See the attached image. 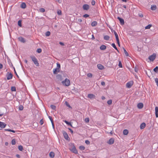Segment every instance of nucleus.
<instances>
[{
	"mask_svg": "<svg viewBox=\"0 0 158 158\" xmlns=\"http://www.w3.org/2000/svg\"><path fill=\"white\" fill-rule=\"evenodd\" d=\"M114 139L113 138H111L107 141V143L110 144H112L114 143Z\"/></svg>",
	"mask_w": 158,
	"mask_h": 158,
	"instance_id": "nucleus-6",
	"label": "nucleus"
},
{
	"mask_svg": "<svg viewBox=\"0 0 158 158\" xmlns=\"http://www.w3.org/2000/svg\"><path fill=\"white\" fill-rule=\"evenodd\" d=\"M154 71L156 72L157 73L158 72V67L156 66L153 69Z\"/></svg>",
	"mask_w": 158,
	"mask_h": 158,
	"instance_id": "nucleus-40",
	"label": "nucleus"
},
{
	"mask_svg": "<svg viewBox=\"0 0 158 158\" xmlns=\"http://www.w3.org/2000/svg\"><path fill=\"white\" fill-rule=\"evenodd\" d=\"M21 22L22 21L21 20H19L18 22V25L20 27H21L22 26Z\"/></svg>",
	"mask_w": 158,
	"mask_h": 158,
	"instance_id": "nucleus-33",
	"label": "nucleus"
},
{
	"mask_svg": "<svg viewBox=\"0 0 158 158\" xmlns=\"http://www.w3.org/2000/svg\"><path fill=\"white\" fill-rule=\"evenodd\" d=\"M101 84L103 86H104L105 85V83L104 81H102L101 83Z\"/></svg>",
	"mask_w": 158,
	"mask_h": 158,
	"instance_id": "nucleus-59",
	"label": "nucleus"
},
{
	"mask_svg": "<svg viewBox=\"0 0 158 158\" xmlns=\"http://www.w3.org/2000/svg\"><path fill=\"white\" fill-rule=\"evenodd\" d=\"M65 104L66 105V106H67L69 108H72V107L70 106V105L69 104V103L67 101H66L65 102Z\"/></svg>",
	"mask_w": 158,
	"mask_h": 158,
	"instance_id": "nucleus-36",
	"label": "nucleus"
},
{
	"mask_svg": "<svg viewBox=\"0 0 158 158\" xmlns=\"http://www.w3.org/2000/svg\"><path fill=\"white\" fill-rule=\"evenodd\" d=\"M156 5H152L151 9L152 10H154L156 9Z\"/></svg>",
	"mask_w": 158,
	"mask_h": 158,
	"instance_id": "nucleus-25",
	"label": "nucleus"
},
{
	"mask_svg": "<svg viewBox=\"0 0 158 158\" xmlns=\"http://www.w3.org/2000/svg\"><path fill=\"white\" fill-rule=\"evenodd\" d=\"M113 32L114 34L116 41H118L119 40L118 36V34H117L116 32L114 30L113 31Z\"/></svg>",
	"mask_w": 158,
	"mask_h": 158,
	"instance_id": "nucleus-18",
	"label": "nucleus"
},
{
	"mask_svg": "<svg viewBox=\"0 0 158 158\" xmlns=\"http://www.w3.org/2000/svg\"><path fill=\"white\" fill-rule=\"evenodd\" d=\"M48 118H49V119H50V120L51 122V123L53 122V120L52 119V117L51 116H49Z\"/></svg>",
	"mask_w": 158,
	"mask_h": 158,
	"instance_id": "nucleus-52",
	"label": "nucleus"
},
{
	"mask_svg": "<svg viewBox=\"0 0 158 158\" xmlns=\"http://www.w3.org/2000/svg\"><path fill=\"white\" fill-rule=\"evenodd\" d=\"M6 124L5 123L0 121V127L3 128L6 126Z\"/></svg>",
	"mask_w": 158,
	"mask_h": 158,
	"instance_id": "nucleus-10",
	"label": "nucleus"
},
{
	"mask_svg": "<svg viewBox=\"0 0 158 158\" xmlns=\"http://www.w3.org/2000/svg\"><path fill=\"white\" fill-rule=\"evenodd\" d=\"M143 104L142 103H139L137 105V107L139 109H142L143 107Z\"/></svg>",
	"mask_w": 158,
	"mask_h": 158,
	"instance_id": "nucleus-15",
	"label": "nucleus"
},
{
	"mask_svg": "<svg viewBox=\"0 0 158 158\" xmlns=\"http://www.w3.org/2000/svg\"><path fill=\"white\" fill-rule=\"evenodd\" d=\"M155 82L156 83V85H157V86L158 87V78H156L155 79Z\"/></svg>",
	"mask_w": 158,
	"mask_h": 158,
	"instance_id": "nucleus-49",
	"label": "nucleus"
},
{
	"mask_svg": "<svg viewBox=\"0 0 158 158\" xmlns=\"http://www.w3.org/2000/svg\"><path fill=\"white\" fill-rule=\"evenodd\" d=\"M50 107H51V108L53 110H56V107L55 106L53 105H51L50 106Z\"/></svg>",
	"mask_w": 158,
	"mask_h": 158,
	"instance_id": "nucleus-35",
	"label": "nucleus"
},
{
	"mask_svg": "<svg viewBox=\"0 0 158 158\" xmlns=\"http://www.w3.org/2000/svg\"><path fill=\"white\" fill-rule=\"evenodd\" d=\"M106 46L104 45H102L100 46V49L101 50H104L105 49H106Z\"/></svg>",
	"mask_w": 158,
	"mask_h": 158,
	"instance_id": "nucleus-22",
	"label": "nucleus"
},
{
	"mask_svg": "<svg viewBox=\"0 0 158 158\" xmlns=\"http://www.w3.org/2000/svg\"><path fill=\"white\" fill-rule=\"evenodd\" d=\"M91 4L92 5H94L95 4V1L94 0H92L91 2Z\"/></svg>",
	"mask_w": 158,
	"mask_h": 158,
	"instance_id": "nucleus-54",
	"label": "nucleus"
},
{
	"mask_svg": "<svg viewBox=\"0 0 158 158\" xmlns=\"http://www.w3.org/2000/svg\"><path fill=\"white\" fill-rule=\"evenodd\" d=\"M42 51V50L41 48H38L37 49L36 52L38 53H40Z\"/></svg>",
	"mask_w": 158,
	"mask_h": 158,
	"instance_id": "nucleus-48",
	"label": "nucleus"
},
{
	"mask_svg": "<svg viewBox=\"0 0 158 158\" xmlns=\"http://www.w3.org/2000/svg\"><path fill=\"white\" fill-rule=\"evenodd\" d=\"M13 75L11 73H10L7 75V79L8 80H10L12 78Z\"/></svg>",
	"mask_w": 158,
	"mask_h": 158,
	"instance_id": "nucleus-17",
	"label": "nucleus"
},
{
	"mask_svg": "<svg viewBox=\"0 0 158 158\" xmlns=\"http://www.w3.org/2000/svg\"><path fill=\"white\" fill-rule=\"evenodd\" d=\"M64 122L67 124L68 125H69L70 126H71L72 127H73V126H72V125L71 124V123L69 122H68V121H67L66 120H65L64 121Z\"/></svg>",
	"mask_w": 158,
	"mask_h": 158,
	"instance_id": "nucleus-29",
	"label": "nucleus"
},
{
	"mask_svg": "<svg viewBox=\"0 0 158 158\" xmlns=\"http://www.w3.org/2000/svg\"><path fill=\"white\" fill-rule=\"evenodd\" d=\"M26 5L25 3L22 2L20 6V7L23 9H25L26 8Z\"/></svg>",
	"mask_w": 158,
	"mask_h": 158,
	"instance_id": "nucleus-20",
	"label": "nucleus"
},
{
	"mask_svg": "<svg viewBox=\"0 0 158 158\" xmlns=\"http://www.w3.org/2000/svg\"><path fill=\"white\" fill-rule=\"evenodd\" d=\"M87 76L89 77H92V74L91 73H89L87 74Z\"/></svg>",
	"mask_w": 158,
	"mask_h": 158,
	"instance_id": "nucleus-46",
	"label": "nucleus"
},
{
	"mask_svg": "<svg viewBox=\"0 0 158 158\" xmlns=\"http://www.w3.org/2000/svg\"><path fill=\"white\" fill-rule=\"evenodd\" d=\"M56 79L59 81H61L62 80V76L61 75L57 74L56 76Z\"/></svg>",
	"mask_w": 158,
	"mask_h": 158,
	"instance_id": "nucleus-11",
	"label": "nucleus"
},
{
	"mask_svg": "<svg viewBox=\"0 0 158 158\" xmlns=\"http://www.w3.org/2000/svg\"><path fill=\"white\" fill-rule=\"evenodd\" d=\"M40 125H42L43 124V123H44V121H43V119H41L40 120Z\"/></svg>",
	"mask_w": 158,
	"mask_h": 158,
	"instance_id": "nucleus-51",
	"label": "nucleus"
},
{
	"mask_svg": "<svg viewBox=\"0 0 158 158\" xmlns=\"http://www.w3.org/2000/svg\"><path fill=\"white\" fill-rule=\"evenodd\" d=\"M156 57V54H153L149 57L148 59H149L150 60L153 61L155 59Z\"/></svg>",
	"mask_w": 158,
	"mask_h": 158,
	"instance_id": "nucleus-5",
	"label": "nucleus"
},
{
	"mask_svg": "<svg viewBox=\"0 0 158 158\" xmlns=\"http://www.w3.org/2000/svg\"><path fill=\"white\" fill-rule=\"evenodd\" d=\"M59 44L60 45H62V46H64V43H62V42H60L59 43Z\"/></svg>",
	"mask_w": 158,
	"mask_h": 158,
	"instance_id": "nucleus-62",
	"label": "nucleus"
},
{
	"mask_svg": "<svg viewBox=\"0 0 158 158\" xmlns=\"http://www.w3.org/2000/svg\"><path fill=\"white\" fill-rule=\"evenodd\" d=\"M95 96L93 94H89L88 95V97L91 99L95 98Z\"/></svg>",
	"mask_w": 158,
	"mask_h": 158,
	"instance_id": "nucleus-13",
	"label": "nucleus"
},
{
	"mask_svg": "<svg viewBox=\"0 0 158 158\" xmlns=\"http://www.w3.org/2000/svg\"><path fill=\"white\" fill-rule=\"evenodd\" d=\"M139 16L141 18H142L143 17V15L142 14H139Z\"/></svg>",
	"mask_w": 158,
	"mask_h": 158,
	"instance_id": "nucleus-58",
	"label": "nucleus"
},
{
	"mask_svg": "<svg viewBox=\"0 0 158 158\" xmlns=\"http://www.w3.org/2000/svg\"><path fill=\"white\" fill-rule=\"evenodd\" d=\"M11 143L12 145H15V144L16 141L15 139H13L12 140Z\"/></svg>",
	"mask_w": 158,
	"mask_h": 158,
	"instance_id": "nucleus-42",
	"label": "nucleus"
},
{
	"mask_svg": "<svg viewBox=\"0 0 158 158\" xmlns=\"http://www.w3.org/2000/svg\"><path fill=\"white\" fill-rule=\"evenodd\" d=\"M70 150L73 153L75 154H77L78 153L76 149L75 146L73 145L71 146V147L70 148Z\"/></svg>",
	"mask_w": 158,
	"mask_h": 158,
	"instance_id": "nucleus-3",
	"label": "nucleus"
},
{
	"mask_svg": "<svg viewBox=\"0 0 158 158\" xmlns=\"http://www.w3.org/2000/svg\"><path fill=\"white\" fill-rule=\"evenodd\" d=\"M146 126V124L145 123H143L141 124L140 126V128L141 129H143L145 128Z\"/></svg>",
	"mask_w": 158,
	"mask_h": 158,
	"instance_id": "nucleus-21",
	"label": "nucleus"
},
{
	"mask_svg": "<svg viewBox=\"0 0 158 158\" xmlns=\"http://www.w3.org/2000/svg\"><path fill=\"white\" fill-rule=\"evenodd\" d=\"M19 110H22L23 109V106L21 105H20L19 106Z\"/></svg>",
	"mask_w": 158,
	"mask_h": 158,
	"instance_id": "nucleus-34",
	"label": "nucleus"
},
{
	"mask_svg": "<svg viewBox=\"0 0 158 158\" xmlns=\"http://www.w3.org/2000/svg\"><path fill=\"white\" fill-rule=\"evenodd\" d=\"M155 115L156 118L158 117V107L156 106L155 107Z\"/></svg>",
	"mask_w": 158,
	"mask_h": 158,
	"instance_id": "nucleus-19",
	"label": "nucleus"
},
{
	"mask_svg": "<svg viewBox=\"0 0 158 158\" xmlns=\"http://www.w3.org/2000/svg\"><path fill=\"white\" fill-rule=\"evenodd\" d=\"M97 24V22L96 21H93L91 23V26L92 27L96 26Z\"/></svg>",
	"mask_w": 158,
	"mask_h": 158,
	"instance_id": "nucleus-23",
	"label": "nucleus"
},
{
	"mask_svg": "<svg viewBox=\"0 0 158 158\" xmlns=\"http://www.w3.org/2000/svg\"><path fill=\"white\" fill-rule=\"evenodd\" d=\"M83 16L84 17L86 18L89 17V15H88V14H85Z\"/></svg>",
	"mask_w": 158,
	"mask_h": 158,
	"instance_id": "nucleus-55",
	"label": "nucleus"
},
{
	"mask_svg": "<svg viewBox=\"0 0 158 158\" xmlns=\"http://www.w3.org/2000/svg\"><path fill=\"white\" fill-rule=\"evenodd\" d=\"M60 71V69H57L56 68L55 69H54L53 70V73L54 74H56L57 73H58Z\"/></svg>",
	"mask_w": 158,
	"mask_h": 158,
	"instance_id": "nucleus-12",
	"label": "nucleus"
},
{
	"mask_svg": "<svg viewBox=\"0 0 158 158\" xmlns=\"http://www.w3.org/2000/svg\"><path fill=\"white\" fill-rule=\"evenodd\" d=\"M133 84V81H131L127 83L126 84V86L128 88H130L131 87Z\"/></svg>",
	"mask_w": 158,
	"mask_h": 158,
	"instance_id": "nucleus-7",
	"label": "nucleus"
},
{
	"mask_svg": "<svg viewBox=\"0 0 158 158\" xmlns=\"http://www.w3.org/2000/svg\"><path fill=\"white\" fill-rule=\"evenodd\" d=\"M40 11L41 12H44L45 11L44 9L43 8H41L39 9Z\"/></svg>",
	"mask_w": 158,
	"mask_h": 158,
	"instance_id": "nucleus-41",
	"label": "nucleus"
},
{
	"mask_svg": "<svg viewBox=\"0 0 158 158\" xmlns=\"http://www.w3.org/2000/svg\"><path fill=\"white\" fill-rule=\"evenodd\" d=\"M135 71L136 73H137L138 71V68H137L136 66L135 68Z\"/></svg>",
	"mask_w": 158,
	"mask_h": 158,
	"instance_id": "nucleus-53",
	"label": "nucleus"
},
{
	"mask_svg": "<svg viewBox=\"0 0 158 158\" xmlns=\"http://www.w3.org/2000/svg\"><path fill=\"white\" fill-rule=\"evenodd\" d=\"M128 133V131L127 130L125 129L123 131V133L124 135H127Z\"/></svg>",
	"mask_w": 158,
	"mask_h": 158,
	"instance_id": "nucleus-27",
	"label": "nucleus"
},
{
	"mask_svg": "<svg viewBox=\"0 0 158 158\" xmlns=\"http://www.w3.org/2000/svg\"><path fill=\"white\" fill-rule=\"evenodd\" d=\"M117 19L119 21L120 23V24L121 25H123L124 24V20L122 18H121L119 17H118Z\"/></svg>",
	"mask_w": 158,
	"mask_h": 158,
	"instance_id": "nucleus-9",
	"label": "nucleus"
},
{
	"mask_svg": "<svg viewBox=\"0 0 158 158\" xmlns=\"http://www.w3.org/2000/svg\"><path fill=\"white\" fill-rule=\"evenodd\" d=\"M97 67L99 69L102 70L104 69V67L102 65L100 64H98L97 65Z\"/></svg>",
	"mask_w": 158,
	"mask_h": 158,
	"instance_id": "nucleus-16",
	"label": "nucleus"
},
{
	"mask_svg": "<svg viewBox=\"0 0 158 158\" xmlns=\"http://www.w3.org/2000/svg\"><path fill=\"white\" fill-rule=\"evenodd\" d=\"M5 130L6 131H9L10 132H12L14 133L15 132V131L12 130H11V129H5Z\"/></svg>",
	"mask_w": 158,
	"mask_h": 158,
	"instance_id": "nucleus-32",
	"label": "nucleus"
},
{
	"mask_svg": "<svg viewBox=\"0 0 158 158\" xmlns=\"http://www.w3.org/2000/svg\"><path fill=\"white\" fill-rule=\"evenodd\" d=\"M3 67V65L1 64L0 63V69H2Z\"/></svg>",
	"mask_w": 158,
	"mask_h": 158,
	"instance_id": "nucleus-63",
	"label": "nucleus"
},
{
	"mask_svg": "<svg viewBox=\"0 0 158 158\" xmlns=\"http://www.w3.org/2000/svg\"><path fill=\"white\" fill-rule=\"evenodd\" d=\"M18 40L19 41H20L22 43H24L26 42V40L25 39L23 38L22 37H19L18 38Z\"/></svg>",
	"mask_w": 158,
	"mask_h": 158,
	"instance_id": "nucleus-14",
	"label": "nucleus"
},
{
	"mask_svg": "<svg viewBox=\"0 0 158 158\" xmlns=\"http://www.w3.org/2000/svg\"><path fill=\"white\" fill-rule=\"evenodd\" d=\"M49 156L51 158H53L55 156L54 153L53 152H51L49 153Z\"/></svg>",
	"mask_w": 158,
	"mask_h": 158,
	"instance_id": "nucleus-24",
	"label": "nucleus"
},
{
	"mask_svg": "<svg viewBox=\"0 0 158 158\" xmlns=\"http://www.w3.org/2000/svg\"><path fill=\"white\" fill-rule=\"evenodd\" d=\"M50 35V32L49 31H48L46 32V36H49Z\"/></svg>",
	"mask_w": 158,
	"mask_h": 158,
	"instance_id": "nucleus-45",
	"label": "nucleus"
},
{
	"mask_svg": "<svg viewBox=\"0 0 158 158\" xmlns=\"http://www.w3.org/2000/svg\"><path fill=\"white\" fill-rule=\"evenodd\" d=\"M123 50H124V52L126 56H129V54L128 53V52H127L126 51V49L124 48H123Z\"/></svg>",
	"mask_w": 158,
	"mask_h": 158,
	"instance_id": "nucleus-30",
	"label": "nucleus"
},
{
	"mask_svg": "<svg viewBox=\"0 0 158 158\" xmlns=\"http://www.w3.org/2000/svg\"><path fill=\"white\" fill-rule=\"evenodd\" d=\"M78 21L80 22H81L82 21V20L81 19H78Z\"/></svg>",
	"mask_w": 158,
	"mask_h": 158,
	"instance_id": "nucleus-64",
	"label": "nucleus"
},
{
	"mask_svg": "<svg viewBox=\"0 0 158 158\" xmlns=\"http://www.w3.org/2000/svg\"><path fill=\"white\" fill-rule=\"evenodd\" d=\"M152 26V25L151 24H149L145 27V29H149Z\"/></svg>",
	"mask_w": 158,
	"mask_h": 158,
	"instance_id": "nucleus-39",
	"label": "nucleus"
},
{
	"mask_svg": "<svg viewBox=\"0 0 158 158\" xmlns=\"http://www.w3.org/2000/svg\"><path fill=\"white\" fill-rule=\"evenodd\" d=\"M30 57L32 61L33 62L34 64L37 66H39V63L38 62L37 59L34 56H31Z\"/></svg>",
	"mask_w": 158,
	"mask_h": 158,
	"instance_id": "nucleus-1",
	"label": "nucleus"
},
{
	"mask_svg": "<svg viewBox=\"0 0 158 158\" xmlns=\"http://www.w3.org/2000/svg\"><path fill=\"white\" fill-rule=\"evenodd\" d=\"M112 46L116 50H117L118 52H119L117 48L116 47L115 44L112 43L111 44Z\"/></svg>",
	"mask_w": 158,
	"mask_h": 158,
	"instance_id": "nucleus-28",
	"label": "nucleus"
},
{
	"mask_svg": "<svg viewBox=\"0 0 158 158\" xmlns=\"http://www.w3.org/2000/svg\"><path fill=\"white\" fill-rule=\"evenodd\" d=\"M110 38V37L109 36H108L107 35H105L104 37V39L105 40H107V41L109 40Z\"/></svg>",
	"mask_w": 158,
	"mask_h": 158,
	"instance_id": "nucleus-26",
	"label": "nucleus"
},
{
	"mask_svg": "<svg viewBox=\"0 0 158 158\" xmlns=\"http://www.w3.org/2000/svg\"><path fill=\"white\" fill-rule=\"evenodd\" d=\"M107 103L109 105H111L112 103V100L111 99L107 101Z\"/></svg>",
	"mask_w": 158,
	"mask_h": 158,
	"instance_id": "nucleus-43",
	"label": "nucleus"
},
{
	"mask_svg": "<svg viewBox=\"0 0 158 158\" xmlns=\"http://www.w3.org/2000/svg\"><path fill=\"white\" fill-rule=\"evenodd\" d=\"M16 156L18 158H20V156L19 154H17L16 155Z\"/></svg>",
	"mask_w": 158,
	"mask_h": 158,
	"instance_id": "nucleus-61",
	"label": "nucleus"
},
{
	"mask_svg": "<svg viewBox=\"0 0 158 158\" xmlns=\"http://www.w3.org/2000/svg\"><path fill=\"white\" fill-rule=\"evenodd\" d=\"M57 13L58 15H61V10H59L58 11Z\"/></svg>",
	"mask_w": 158,
	"mask_h": 158,
	"instance_id": "nucleus-56",
	"label": "nucleus"
},
{
	"mask_svg": "<svg viewBox=\"0 0 158 158\" xmlns=\"http://www.w3.org/2000/svg\"><path fill=\"white\" fill-rule=\"evenodd\" d=\"M79 149L81 150H84L85 149V147L83 146H80L79 147Z\"/></svg>",
	"mask_w": 158,
	"mask_h": 158,
	"instance_id": "nucleus-31",
	"label": "nucleus"
},
{
	"mask_svg": "<svg viewBox=\"0 0 158 158\" xmlns=\"http://www.w3.org/2000/svg\"><path fill=\"white\" fill-rule=\"evenodd\" d=\"M62 83L65 86H69L70 85V81L68 79L66 78L64 81H62Z\"/></svg>",
	"mask_w": 158,
	"mask_h": 158,
	"instance_id": "nucleus-2",
	"label": "nucleus"
},
{
	"mask_svg": "<svg viewBox=\"0 0 158 158\" xmlns=\"http://www.w3.org/2000/svg\"><path fill=\"white\" fill-rule=\"evenodd\" d=\"M18 148H19V149L20 151H22L23 150V147L22 145H19L18 147Z\"/></svg>",
	"mask_w": 158,
	"mask_h": 158,
	"instance_id": "nucleus-37",
	"label": "nucleus"
},
{
	"mask_svg": "<svg viewBox=\"0 0 158 158\" xmlns=\"http://www.w3.org/2000/svg\"><path fill=\"white\" fill-rule=\"evenodd\" d=\"M68 129L71 132V133H73V130L70 128H68Z\"/></svg>",
	"mask_w": 158,
	"mask_h": 158,
	"instance_id": "nucleus-60",
	"label": "nucleus"
},
{
	"mask_svg": "<svg viewBox=\"0 0 158 158\" xmlns=\"http://www.w3.org/2000/svg\"><path fill=\"white\" fill-rule=\"evenodd\" d=\"M85 143L87 144H90L89 141L88 140H86L85 141Z\"/></svg>",
	"mask_w": 158,
	"mask_h": 158,
	"instance_id": "nucleus-57",
	"label": "nucleus"
},
{
	"mask_svg": "<svg viewBox=\"0 0 158 158\" xmlns=\"http://www.w3.org/2000/svg\"><path fill=\"white\" fill-rule=\"evenodd\" d=\"M62 133L64 138L67 140H69L70 138L69 137L67 133L64 131H62Z\"/></svg>",
	"mask_w": 158,
	"mask_h": 158,
	"instance_id": "nucleus-4",
	"label": "nucleus"
},
{
	"mask_svg": "<svg viewBox=\"0 0 158 158\" xmlns=\"http://www.w3.org/2000/svg\"><path fill=\"white\" fill-rule=\"evenodd\" d=\"M85 121L86 123H88L89 122V118H86L85 119Z\"/></svg>",
	"mask_w": 158,
	"mask_h": 158,
	"instance_id": "nucleus-50",
	"label": "nucleus"
},
{
	"mask_svg": "<svg viewBox=\"0 0 158 158\" xmlns=\"http://www.w3.org/2000/svg\"><path fill=\"white\" fill-rule=\"evenodd\" d=\"M60 64H59V63H57V68H56V69H60Z\"/></svg>",
	"mask_w": 158,
	"mask_h": 158,
	"instance_id": "nucleus-44",
	"label": "nucleus"
},
{
	"mask_svg": "<svg viewBox=\"0 0 158 158\" xmlns=\"http://www.w3.org/2000/svg\"><path fill=\"white\" fill-rule=\"evenodd\" d=\"M11 90L12 91H16V87L15 86H12L11 88Z\"/></svg>",
	"mask_w": 158,
	"mask_h": 158,
	"instance_id": "nucleus-38",
	"label": "nucleus"
},
{
	"mask_svg": "<svg viewBox=\"0 0 158 158\" xmlns=\"http://www.w3.org/2000/svg\"><path fill=\"white\" fill-rule=\"evenodd\" d=\"M82 8L84 10H88L89 8V6L88 4H84Z\"/></svg>",
	"mask_w": 158,
	"mask_h": 158,
	"instance_id": "nucleus-8",
	"label": "nucleus"
},
{
	"mask_svg": "<svg viewBox=\"0 0 158 158\" xmlns=\"http://www.w3.org/2000/svg\"><path fill=\"white\" fill-rule=\"evenodd\" d=\"M118 66L120 68H122V65L121 61H119Z\"/></svg>",
	"mask_w": 158,
	"mask_h": 158,
	"instance_id": "nucleus-47",
	"label": "nucleus"
}]
</instances>
